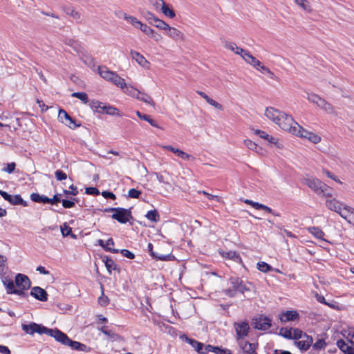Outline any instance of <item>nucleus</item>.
Masks as SVG:
<instances>
[{
	"instance_id": "obj_60",
	"label": "nucleus",
	"mask_w": 354,
	"mask_h": 354,
	"mask_svg": "<svg viewBox=\"0 0 354 354\" xmlns=\"http://www.w3.org/2000/svg\"><path fill=\"white\" fill-rule=\"evenodd\" d=\"M70 189H71V191H68V190H66V189H64V193L66 195H68V194H71L73 196H76L78 194V190H77V188L76 186L73 185H71L70 187H69Z\"/></svg>"
},
{
	"instance_id": "obj_10",
	"label": "nucleus",
	"mask_w": 354,
	"mask_h": 354,
	"mask_svg": "<svg viewBox=\"0 0 354 354\" xmlns=\"http://www.w3.org/2000/svg\"><path fill=\"white\" fill-rule=\"evenodd\" d=\"M15 283L17 286L16 289L21 291V295H24V290H28L31 286L29 278L24 274H17L15 277Z\"/></svg>"
},
{
	"instance_id": "obj_43",
	"label": "nucleus",
	"mask_w": 354,
	"mask_h": 354,
	"mask_svg": "<svg viewBox=\"0 0 354 354\" xmlns=\"http://www.w3.org/2000/svg\"><path fill=\"white\" fill-rule=\"evenodd\" d=\"M122 89L126 94H127L130 96H132L133 97H136V98L137 95L139 94L138 90L136 89L135 88L132 87L131 86H128L127 84L125 85V87L122 88Z\"/></svg>"
},
{
	"instance_id": "obj_32",
	"label": "nucleus",
	"mask_w": 354,
	"mask_h": 354,
	"mask_svg": "<svg viewBox=\"0 0 354 354\" xmlns=\"http://www.w3.org/2000/svg\"><path fill=\"white\" fill-rule=\"evenodd\" d=\"M296 5L300 7L306 12L310 13L313 12V8L310 3L307 0H294Z\"/></svg>"
},
{
	"instance_id": "obj_27",
	"label": "nucleus",
	"mask_w": 354,
	"mask_h": 354,
	"mask_svg": "<svg viewBox=\"0 0 354 354\" xmlns=\"http://www.w3.org/2000/svg\"><path fill=\"white\" fill-rule=\"evenodd\" d=\"M224 47L227 49H229L232 51H233L235 54L240 55L241 57L243 56L244 53L246 51V50H244L239 46H236V44L232 41H225L224 43Z\"/></svg>"
},
{
	"instance_id": "obj_20",
	"label": "nucleus",
	"mask_w": 354,
	"mask_h": 354,
	"mask_svg": "<svg viewBox=\"0 0 354 354\" xmlns=\"http://www.w3.org/2000/svg\"><path fill=\"white\" fill-rule=\"evenodd\" d=\"M30 295L35 297L36 299L46 301L48 300V293L47 292L39 286L33 287L30 291Z\"/></svg>"
},
{
	"instance_id": "obj_18",
	"label": "nucleus",
	"mask_w": 354,
	"mask_h": 354,
	"mask_svg": "<svg viewBox=\"0 0 354 354\" xmlns=\"http://www.w3.org/2000/svg\"><path fill=\"white\" fill-rule=\"evenodd\" d=\"M241 349V354H257L255 345L245 340H241L237 342Z\"/></svg>"
},
{
	"instance_id": "obj_13",
	"label": "nucleus",
	"mask_w": 354,
	"mask_h": 354,
	"mask_svg": "<svg viewBox=\"0 0 354 354\" xmlns=\"http://www.w3.org/2000/svg\"><path fill=\"white\" fill-rule=\"evenodd\" d=\"M1 281L6 287L8 294H15L19 296L21 295V291L16 289L12 279H10L8 277L3 276L1 277Z\"/></svg>"
},
{
	"instance_id": "obj_51",
	"label": "nucleus",
	"mask_w": 354,
	"mask_h": 354,
	"mask_svg": "<svg viewBox=\"0 0 354 354\" xmlns=\"http://www.w3.org/2000/svg\"><path fill=\"white\" fill-rule=\"evenodd\" d=\"M104 109V113H106L109 115H119V111L118 109L111 106H105L103 107Z\"/></svg>"
},
{
	"instance_id": "obj_36",
	"label": "nucleus",
	"mask_w": 354,
	"mask_h": 354,
	"mask_svg": "<svg viewBox=\"0 0 354 354\" xmlns=\"http://www.w3.org/2000/svg\"><path fill=\"white\" fill-rule=\"evenodd\" d=\"M103 261L104 262L105 266L109 273L111 272V270H115L117 269V265L111 258L106 257L103 259Z\"/></svg>"
},
{
	"instance_id": "obj_35",
	"label": "nucleus",
	"mask_w": 354,
	"mask_h": 354,
	"mask_svg": "<svg viewBox=\"0 0 354 354\" xmlns=\"http://www.w3.org/2000/svg\"><path fill=\"white\" fill-rule=\"evenodd\" d=\"M89 105L93 111L100 113H104L103 107H104L105 106L103 105L102 102L97 100H91L90 102Z\"/></svg>"
},
{
	"instance_id": "obj_40",
	"label": "nucleus",
	"mask_w": 354,
	"mask_h": 354,
	"mask_svg": "<svg viewBox=\"0 0 354 354\" xmlns=\"http://www.w3.org/2000/svg\"><path fill=\"white\" fill-rule=\"evenodd\" d=\"M111 82L121 88H124L126 85L125 80L120 77L116 73Z\"/></svg>"
},
{
	"instance_id": "obj_6",
	"label": "nucleus",
	"mask_w": 354,
	"mask_h": 354,
	"mask_svg": "<svg viewBox=\"0 0 354 354\" xmlns=\"http://www.w3.org/2000/svg\"><path fill=\"white\" fill-rule=\"evenodd\" d=\"M106 212H114L111 217L120 223H127L133 218L131 212L129 209L122 207H109L105 209Z\"/></svg>"
},
{
	"instance_id": "obj_19",
	"label": "nucleus",
	"mask_w": 354,
	"mask_h": 354,
	"mask_svg": "<svg viewBox=\"0 0 354 354\" xmlns=\"http://www.w3.org/2000/svg\"><path fill=\"white\" fill-rule=\"evenodd\" d=\"M313 339L311 337L304 334V338L295 341V344L301 351H307L312 345Z\"/></svg>"
},
{
	"instance_id": "obj_3",
	"label": "nucleus",
	"mask_w": 354,
	"mask_h": 354,
	"mask_svg": "<svg viewBox=\"0 0 354 354\" xmlns=\"http://www.w3.org/2000/svg\"><path fill=\"white\" fill-rule=\"evenodd\" d=\"M22 330L28 335H33L35 333L38 334H46L50 337L53 338L55 337L56 334L57 333V328H48L46 326H44L41 324H38L35 322H31L29 324H23L21 325Z\"/></svg>"
},
{
	"instance_id": "obj_47",
	"label": "nucleus",
	"mask_w": 354,
	"mask_h": 354,
	"mask_svg": "<svg viewBox=\"0 0 354 354\" xmlns=\"http://www.w3.org/2000/svg\"><path fill=\"white\" fill-rule=\"evenodd\" d=\"M125 20L131 24L136 28H138L141 24V21L136 17L130 15L125 16Z\"/></svg>"
},
{
	"instance_id": "obj_38",
	"label": "nucleus",
	"mask_w": 354,
	"mask_h": 354,
	"mask_svg": "<svg viewBox=\"0 0 354 354\" xmlns=\"http://www.w3.org/2000/svg\"><path fill=\"white\" fill-rule=\"evenodd\" d=\"M145 217L148 220L151 221L154 223H157L160 221V215L156 209L149 211L145 215Z\"/></svg>"
},
{
	"instance_id": "obj_9",
	"label": "nucleus",
	"mask_w": 354,
	"mask_h": 354,
	"mask_svg": "<svg viewBox=\"0 0 354 354\" xmlns=\"http://www.w3.org/2000/svg\"><path fill=\"white\" fill-rule=\"evenodd\" d=\"M296 128L297 131L295 134V136H299L303 138H306L315 144L319 143L322 140L319 136L315 133L306 130L299 124L298 127H296Z\"/></svg>"
},
{
	"instance_id": "obj_52",
	"label": "nucleus",
	"mask_w": 354,
	"mask_h": 354,
	"mask_svg": "<svg viewBox=\"0 0 354 354\" xmlns=\"http://www.w3.org/2000/svg\"><path fill=\"white\" fill-rule=\"evenodd\" d=\"M100 330L102 331V333H103L104 335H107L108 337H109L110 338H112L114 340H116L118 339L120 337L118 335L114 333H112L111 330L106 329L105 327H102Z\"/></svg>"
},
{
	"instance_id": "obj_22",
	"label": "nucleus",
	"mask_w": 354,
	"mask_h": 354,
	"mask_svg": "<svg viewBox=\"0 0 354 354\" xmlns=\"http://www.w3.org/2000/svg\"><path fill=\"white\" fill-rule=\"evenodd\" d=\"M167 35L175 41H185L184 34L177 28L169 26V28L167 29Z\"/></svg>"
},
{
	"instance_id": "obj_57",
	"label": "nucleus",
	"mask_w": 354,
	"mask_h": 354,
	"mask_svg": "<svg viewBox=\"0 0 354 354\" xmlns=\"http://www.w3.org/2000/svg\"><path fill=\"white\" fill-rule=\"evenodd\" d=\"M323 174H324L327 177L333 179V180L336 181L337 183L342 184V182L339 180L336 176H335L333 173L329 171L327 169H323Z\"/></svg>"
},
{
	"instance_id": "obj_4",
	"label": "nucleus",
	"mask_w": 354,
	"mask_h": 354,
	"mask_svg": "<svg viewBox=\"0 0 354 354\" xmlns=\"http://www.w3.org/2000/svg\"><path fill=\"white\" fill-rule=\"evenodd\" d=\"M55 339L64 346H70L72 349L87 352L88 348L86 345L70 339L66 334L58 329Z\"/></svg>"
},
{
	"instance_id": "obj_64",
	"label": "nucleus",
	"mask_w": 354,
	"mask_h": 354,
	"mask_svg": "<svg viewBox=\"0 0 354 354\" xmlns=\"http://www.w3.org/2000/svg\"><path fill=\"white\" fill-rule=\"evenodd\" d=\"M16 164L15 162H10L7 164V167L4 169H3V171L11 174L12 173L15 169Z\"/></svg>"
},
{
	"instance_id": "obj_46",
	"label": "nucleus",
	"mask_w": 354,
	"mask_h": 354,
	"mask_svg": "<svg viewBox=\"0 0 354 354\" xmlns=\"http://www.w3.org/2000/svg\"><path fill=\"white\" fill-rule=\"evenodd\" d=\"M244 144L249 149L255 151L257 153H260L259 150H261V148L259 147L254 142L250 140H245Z\"/></svg>"
},
{
	"instance_id": "obj_23",
	"label": "nucleus",
	"mask_w": 354,
	"mask_h": 354,
	"mask_svg": "<svg viewBox=\"0 0 354 354\" xmlns=\"http://www.w3.org/2000/svg\"><path fill=\"white\" fill-rule=\"evenodd\" d=\"M326 207L331 211H334L339 214L341 209L345 205L343 203L337 201L335 198L329 199L326 201Z\"/></svg>"
},
{
	"instance_id": "obj_61",
	"label": "nucleus",
	"mask_w": 354,
	"mask_h": 354,
	"mask_svg": "<svg viewBox=\"0 0 354 354\" xmlns=\"http://www.w3.org/2000/svg\"><path fill=\"white\" fill-rule=\"evenodd\" d=\"M325 346L326 343L324 340L322 339H319L313 344V348L315 349L319 350L324 348Z\"/></svg>"
},
{
	"instance_id": "obj_28",
	"label": "nucleus",
	"mask_w": 354,
	"mask_h": 354,
	"mask_svg": "<svg viewBox=\"0 0 354 354\" xmlns=\"http://www.w3.org/2000/svg\"><path fill=\"white\" fill-rule=\"evenodd\" d=\"M207 350V353L209 352H214L216 354H232L231 351L227 348H222L218 346H214L212 345H206V351Z\"/></svg>"
},
{
	"instance_id": "obj_1",
	"label": "nucleus",
	"mask_w": 354,
	"mask_h": 354,
	"mask_svg": "<svg viewBox=\"0 0 354 354\" xmlns=\"http://www.w3.org/2000/svg\"><path fill=\"white\" fill-rule=\"evenodd\" d=\"M304 180V184L313 190L316 194L322 195L324 197L333 196V189L318 178H307Z\"/></svg>"
},
{
	"instance_id": "obj_41",
	"label": "nucleus",
	"mask_w": 354,
	"mask_h": 354,
	"mask_svg": "<svg viewBox=\"0 0 354 354\" xmlns=\"http://www.w3.org/2000/svg\"><path fill=\"white\" fill-rule=\"evenodd\" d=\"M318 106L328 113L333 114L335 113L333 106L324 99Z\"/></svg>"
},
{
	"instance_id": "obj_42",
	"label": "nucleus",
	"mask_w": 354,
	"mask_h": 354,
	"mask_svg": "<svg viewBox=\"0 0 354 354\" xmlns=\"http://www.w3.org/2000/svg\"><path fill=\"white\" fill-rule=\"evenodd\" d=\"M307 99L308 101L316 104L317 106H319V104H320L322 101L324 100L318 95L313 93H307Z\"/></svg>"
},
{
	"instance_id": "obj_33",
	"label": "nucleus",
	"mask_w": 354,
	"mask_h": 354,
	"mask_svg": "<svg viewBox=\"0 0 354 354\" xmlns=\"http://www.w3.org/2000/svg\"><path fill=\"white\" fill-rule=\"evenodd\" d=\"M30 199L35 203H48L49 198L44 196L40 195L37 193H32L30 194Z\"/></svg>"
},
{
	"instance_id": "obj_29",
	"label": "nucleus",
	"mask_w": 354,
	"mask_h": 354,
	"mask_svg": "<svg viewBox=\"0 0 354 354\" xmlns=\"http://www.w3.org/2000/svg\"><path fill=\"white\" fill-rule=\"evenodd\" d=\"M64 43L66 45L73 48V49L77 53H78L80 51V50H81V48H82L81 45L79 43V41H77V40H75V39H71V38H66V39H64Z\"/></svg>"
},
{
	"instance_id": "obj_21",
	"label": "nucleus",
	"mask_w": 354,
	"mask_h": 354,
	"mask_svg": "<svg viewBox=\"0 0 354 354\" xmlns=\"http://www.w3.org/2000/svg\"><path fill=\"white\" fill-rule=\"evenodd\" d=\"M248 64L253 66L257 70L261 68L263 66V64L257 59L254 56H252L250 53L246 50L243 56L241 57Z\"/></svg>"
},
{
	"instance_id": "obj_25",
	"label": "nucleus",
	"mask_w": 354,
	"mask_h": 354,
	"mask_svg": "<svg viewBox=\"0 0 354 354\" xmlns=\"http://www.w3.org/2000/svg\"><path fill=\"white\" fill-rule=\"evenodd\" d=\"M282 322L294 321L299 318V313L296 310H287L280 315Z\"/></svg>"
},
{
	"instance_id": "obj_53",
	"label": "nucleus",
	"mask_w": 354,
	"mask_h": 354,
	"mask_svg": "<svg viewBox=\"0 0 354 354\" xmlns=\"http://www.w3.org/2000/svg\"><path fill=\"white\" fill-rule=\"evenodd\" d=\"M98 245L102 247L106 251H109L113 253H118L119 250L118 249H114L110 247H105V243L103 240L99 239L97 241Z\"/></svg>"
},
{
	"instance_id": "obj_39",
	"label": "nucleus",
	"mask_w": 354,
	"mask_h": 354,
	"mask_svg": "<svg viewBox=\"0 0 354 354\" xmlns=\"http://www.w3.org/2000/svg\"><path fill=\"white\" fill-rule=\"evenodd\" d=\"M151 25L154 26L160 30H167V28H169V24H167L164 21L158 19V17L153 21V22H151Z\"/></svg>"
},
{
	"instance_id": "obj_59",
	"label": "nucleus",
	"mask_w": 354,
	"mask_h": 354,
	"mask_svg": "<svg viewBox=\"0 0 354 354\" xmlns=\"http://www.w3.org/2000/svg\"><path fill=\"white\" fill-rule=\"evenodd\" d=\"M57 180H63L67 178V175L62 170H57L55 173Z\"/></svg>"
},
{
	"instance_id": "obj_44",
	"label": "nucleus",
	"mask_w": 354,
	"mask_h": 354,
	"mask_svg": "<svg viewBox=\"0 0 354 354\" xmlns=\"http://www.w3.org/2000/svg\"><path fill=\"white\" fill-rule=\"evenodd\" d=\"M71 96L80 99L84 104L89 102L88 95L84 92H75L71 94Z\"/></svg>"
},
{
	"instance_id": "obj_37",
	"label": "nucleus",
	"mask_w": 354,
	"mask_h": 354,
	"mask_svg": "<svg viewBox=\"0 0 354 354\" xmlns=\"http://www.w3.org/2000/svg\"><path fill=\"white\" fill-rule=\"evenodd\" d=\"M351 209H353V207L348 206V205H344L342 209H341V212H339V214L344 219H346L347 221L348 219H351V212L348 211Z\"/></svg>"
},
{
	"instance_id": "obj_17",
	"label": "nucleus",
	"mask_w": 354,
	"mask_h": 354,
	"mask_svg": "<svg viewBox=\"0 0 354 354\" xmlns=\"http://www.w3.org/2000/svg\"><path fill=\"white\" fill-rule=\"evenodd\" d=\"M129 53L132 59L135 60L140 66L147 69L149 68V62L140 53L131 50Z\"/></svg>"
},
{
	"instance_id": "obj_12",
	"label": "nucleus",
	"mask_w": 354,
	"mask_h": 354,
	"mask_svg": "<svg viewBox=\"0 0 354 354\" xmlns=\"http://www.w3.org/2000/svg\"><path fill=\"white\" fill-rule=\"evenodd\" d=\"M58 118L59 121L71 129H75L80 124H77L75 121L63 109L59 110L58 113Z\"/></svg>"
},
{
	"instance_id": "obj_63",
	"label": "nucleus",
	"mask_w": 354,
	"mask_h": 354,
	"mask_svg": "<svg viewBox=\"0 0 354 354\" xmlns=\"http://www.w3.org/2000/svg\"><path fill=\"white\" fill-rule=\"evenodd\" d=\"M120 253L123 257H125L129 259H133L135 258V254L128 250L123 249L120 251Z\"/></svg>"
},
{
	"instance_id": "obj_58",
	"label": "nucleus",
	"mask_w": 354,
	"mask_h": 354,
	"mask_svg": "<svg viewBox=\"0 0 354 354\" xmlns=\"http://www.w3.org/2000/svg\"><path fill=\"white\" fill-rule=\"evenodd\" d=\"M140 194H141V192L140 191H138V190H137L136 189H133V188L129 189V193H128L129 197L133 198H139Z\"/></svg>"
},
{
	"instance_id": "obj_55",
	"label": "nucleus",
	"mask_w": 354,
	"mask_h": 354,
	"mask_svg": "<svg viewBox=\"0 0 354 354\" xmlns=\"http://www.w3.org/2000/svg\"><path fill=\"white\" fill-rule=\"evenodd\" d=\"M66 14L75 19H80L81 18V14L74 9H69Z\"/></svg>"
},
{
	"instance_id": "obj_62",
	"label": "nucleus",
	"mask_w": 354,
	"mask_h": 354,
	"mask_svg": "<svg viewBox=\"0 0 354 354\" xmlns=\"http://www.w3.org/2000/svg\"><path fill=\"white\" fill-rule=\"evenodd\" d=\"M85 192L86 194H90V195L97 196V195L100 194V191L96 187H86Z\"/></svg>"
},
{
	"instance_id": "obj_24",
	"label": "nucleus",
	"mask_w": 354,
	"mask_h": 354,
	"mask_svg": "<svg viewBox=\"0 0 354 354\" xmlns=\"http://www.w3.org/2000/svg\"><path fill=\"white\" fill-rule=\"evenodd\" d=\"M220 254L225 259H231L236 263H241L242 259L240 254L236 251L230 250V251H219Z\"/></svg>"
},
{
	"instance_id": "obj_14",
	"label": "nucleus",
	"mask_w": 354,
	"mask_h": 354,
	"mask_svg": "<svg viewBox=\"0 0 354 354\" xmlns=\"http://www.w3.org/2000/svg\"><path fill=\"white\" fill-rule=\"evenodd\" d=\"M183 339H185L200 354H207V350L206 351V345L199 342L194 339L189 338L185 335L181 337Z\"/></svg>"
},
{
	"instance_id": "obj_15",
	"label": "nucleus",
	"mask_w": 354,
	"mask_h": 354,
	"mask_svg": "<svg viewBox=\"0 0 354 354\" xmlns=\"http://www.w3.org/2000/svg\"><path fill=\"white\" fill-rule=\"evenodd\" d=\"M254 328L266 330L271 326V319L268 317H260L254 319Z\"/></svg>"
},
{
	"instance_id": "obj_50",
	"label": "nucleus",
	"mask_w": 354,
	"mask_h": 354,
	"mask_svg": "<svg viewBox=\"0 0 354 354\" xmlns=\"http://www.w3.org/2000/svg\"><path fill=\"white\" fill-rule=\"evenodd\" d=\"M258 269L263 272H268L272 270V267L266 262H260L257 263Z\"/></svg>"
},
{
	"instance_id": "obj_45",
	"label": "nucleus",
	"mask_w": 354,
	"mask_h": 354,
	"mask_svg": "<svg viewBox=\"0 0 354 354\" xmlns=\"http://www.w3.org/2000/svg\"><path fill=\"white\" fill-rule=\"evenodd\" d=\"M259 71L262 73L266 74L270 79L279 81V78L274 75V73L263 64Z\"/></svg>"
},
{
	"instance_id": "obj_48",
	"label": "nucleus",
	"mask_w": 354,
	"mask_h": 354,
	"mask_svg": "<svg viewBox=\"0 0 354 354\" xmlns=\"http://www.w3.org/2000/svg\"><path fill=\"white\" fill-rule=\"evenodd\" d=\"M292 329H288L287 328H281L279 330V334L285 338L287 339H292Z\"/></svg>"
},
{
	"instance_id": "obj_8",
	"label": "nucleus",
	"mask_w": 354,
	"mask_h": 354,
	"mask_svg": "<svg viewBox=\"0 0 354 354\" xmlns=\"http://www.w3.org/2000/svg\"><path fill=\"white\" fill-rule=\"evenodd\" d=\"M236 332V339L238 342L245 340L244 337L248 335L250 326L247 322H234L233 324Z\"/></svg>"
},
{
	"instance_id": "obj_5",
	"label": "nucleus",
	"mask_w": 354,
	"mask_h": 354,
	"mask_svg": "<svg viewBox=\"0 0 354 354\" xmlns=\"http://www.w3.org/2000/svg\"><path fill=\"white\" fill-rule=\"evenodd\" d=\"M344 334L345 339H339L337 345L339 349L347 354H354V329L349 330Z\"/></svg>"
},
{
	"instance_id": "obj_31",
	"label": "nucleus",
	"mask_w": 354,
	"mask_h": 354,
	"mask_svg": "<svg viewBox=\"0 0 354 354\" xmlns=\"http://www.w3.org/2000/svg\"><path fill=\"white\" fill-rule=\"evenodd\" d=\"M162 12L167 17H169V18L172 19L175 17L176 14L174 10L172 9V8L167 4L165 2H162Z\"/></svg>"
},
{
	"instance_id": "obj_2",
	"label": "nucleus",
	"mask_w": 354,
	"mask_h": 354,
	"mask_svg": "<svg viewBox=\"0 0 354 354\" xmlns=\"http://www.w3.org/2000/svg\"><path fill=\"white\" fill-rule=\"evenodd\" d=\"M250 289L243 283V281L237 277H231L227 281V287L223 292L230 297H234L238 292L243 294Z\"/></svg>"
},
{
	"instance_id": "obj_11",
	"label": "nucleus",
	"mask_w": 354,
	"mask_h": 354,
	"mask_svg": "<svg viewBox=\"0 0 354 354\" xmlns=\"http://www.w3.org/2000/svg\"><path fill=\"white\" fill-rule=\"evenodd\" d=\"M0 195L4 198V200L9 202L11 205H21L24 207H26L28 205L27 203L23 200L19 194L10 195L6 192L0 189Z\"/></svg>"
},
{
	"instance_id": "obj_34",
	"label": "nucleus",
	"mask_w": 354,
	"mask_h": 354,
	"mask_svg": "<svg viewBox=\"0 0 354 354\" xmlns=\"http://www.w3.org/2000/svg\"><path fill=\"white\" fill-rule=\"evenodd\" d=\"M136 99L142 101L145 103H147L152 106H155V103L150 95L147 93H141L139 91V94L137 95Z\"/></svg>"
},
{
	"instance_id": "obj_49",
	"label": "nucleus",
	"mask_w": 354,
	"mask_h": 354,
	"mask_svg": "<svg viewBox=\"0 0 354 354\" xmlns=\"http://www.w3.org/2000/svg\"><path fill=\"white\" fill-rule=\"evenodd\" d=\"M138 28L141 30L144 33L149 36L151 35V34L154 33V30L152 28H151L147 24H142V22Z\"/></svg>"
},
{
	"instance_id": "obj_30",
	"label": "nucleus",
	"mask_w": 354,
	"mask_h": 354,
	"mask_svg": "<svg viewBox=\"0 0 354 354\" xmlns=\"http://www.w3.org/2000/svg\"><path fill=\"white\" fill-rule=\"evenodd\" d=\"M308 230L317 239H319L324 241H326L324 238L325 234L320 228L317 227H310L308 228Z\"/></svg>"
},
{
	"instance_id": "obj_16",
	"label": "nucleus",
	"mask_w": 354,
	"mask_h": 354,
	"mask_svg": "<svg viewBox=\"0 0 354 354\" xmlns=\"http://www.w3.org/2000/svg\"><path fill=\"white\" fill-rule=\"evenodd\" d=\"M266 117L274 123L279 122V118L284 115V112L273 107H267L265 111Z\"/></svg>"
},
{
	"instance_id": "obj_26",
	"label": "nucleus",
	"mask_w": 354,
	"mask_h": 354,
	"mask_svg": "<svg viewBox=\"0 0 354 354\" xmlns=\"http://www.w3.org/2000/svg\"><path fill=\"white\" fill-rule=\"evenodd\" d=\"M98 73L100 75L104 80L111 82V80L113 79L114 75L115 74V72H113L111 71H109L108 68L105 66H99L98 67Z\"/></svg>"
},
{
	"instance_id": "obj_56",
	"label": "nucleus",
	"mask_w": 354,
	"mask_h": 354,
	"mask_svg": "<svg viewBox=\"0 0 354 354\" xmlns=\"http://www.w3.org/2000/svg\"><path fill=\"white\" fill-rule=\"evenodd\" d=\"M61 232L63 236H67L72 233V230L66 223H64L63 226H61Z\"/></svg>"
},
{
	"instance_id": "obj_54",
	"label": "nucleus",
	"mask_w": 354,
	"mask_h": 354,
	"mask_svg": "<svg viewBox=\"0 0 354 354\" xmlns=\"http://www.w3.org/2000/svg\"><path fill=\"white\" fill-rule=\"evenodd\" d=\"M292 339L298 340L299 339L304 338V334H303L302 331L298 328H295L292 330Z\"/></svg>"
},
{
	"instance_id": "obj_7",
	"label": "nucleus",
	"mask_w": 354,
	"mask_h": 354,
	"mask_svg": "<svg viewBox=\"0 0 354 354\" xmlns=\"http://www.w3.org/2000/svg\"><path fill=\"white\" fill-rule=\"evenodd\" d=\"M275 124L281 129L288 131L293 135L296 133V127L299 126V124L294 120L293 118L286 113H284V115L279 118V122H277Z\"/></svg>"
}]
</instances>
